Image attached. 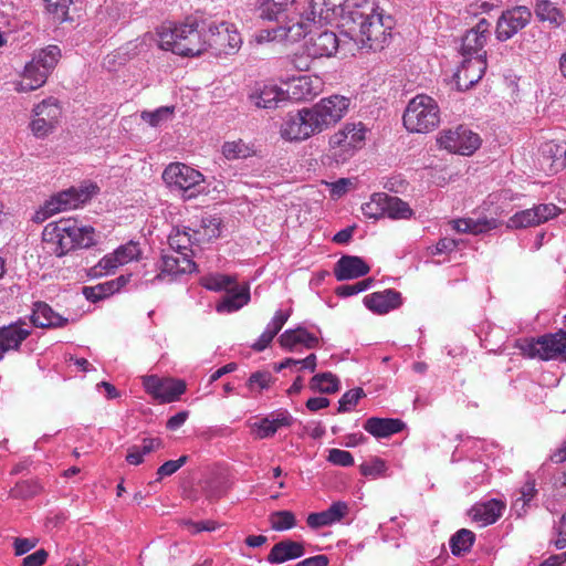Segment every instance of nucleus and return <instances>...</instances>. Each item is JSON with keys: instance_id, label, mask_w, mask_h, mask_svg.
<instances>
[{"instance_id": "f257e3e1", "label": "nucleus", "mask_w": 566, "mask_h": 566, "mask_svg": "<svg viewBox=\"0 0 566 566\" xmlns=\"http://www.w3.org/2000/svg\"><path fill=\"white\" fill-rule=\"evenodd\" d=\"M242 44L239 32L228 22L206 25L195 15L179 23V56H199L210 51L214 56L232 55Z\"/></svg>"}, {"instance_id": "f03ea898", "label": "nucleus", "mask_w": 566, "mask_h": 566, "mask_svg": "<svg viewBox=\"0 0 566 566\" xmlns=\"http://www.w3.org/2000/svg\"><path fill=\"white\" fill-rule=\"evenodd\" d=\"M349 20L353 23L350 31L355 33V40L360 42L361 46L374 51L382 49L384 43L390 35V17H387L388 23H386L375 3L364 0L361 4L357 3L349 11Z\"/></svg>"}, {"instance_id": "7ed1b4c3", "label": "nucleus", "mask_w": 566, "mask_h": 566, "mask_svg": "<svg viewBox=\"0 0 566 566\" xmlns=\"http://www.w3.org/2000/svg\"><path fill=\"white\" fill-rule=\"evenodd\" d=\"M43 241L51 244L52 252L62 256L73 249H86L95 244V231L90 226L78 227L75 220L61 219L50 222L42 232Z\"/></svg>"}, {"instance_id": "20e7f679", "label": "nucleus", "mask_w": 566, "mask_h": 566, "mask_svg": "<svg viewBox=\"0 0 566 566\" xmlns=\"http://www.w3.org/2000/svg\"><path fill=\"white\" fill-rule=\"evenodd\" d=\"M441 120L437 101L426 94L411 98L405 109L402 122L410 133L427 134L434 130Z\"/></svg>"}, {"instance_id": "39448f33", "label": "nucleus", "mask_w": 566, "mask_h": 566, "mask_svg": "<svg viewBox=\"0 0 566 566\" xmlns=\"http://www.w3.org/2000/svg\"><path fill=\"white\" fill-rule=\"evenodd\" d=\"M357 3V0H306L298 12V21L306 22L308 34L312 24L328 23L336 17L349 18V11Z\"/></svg>"}, {"instance_id": "423d86ee", "label": "nucleus", "mask_w": 566, "mask_h": 566, "mask_svg": "<svg viewBox=\"0 0 566 566\" xmlns=\"http://www.w3.org/2000/svg\"><path fill=\"white\" fill-rule=\"evenodd\" d=\"M516 347L530 358L549 360L562 357L566 360V332L517 340Z\"/></svg>"}, {"instance_id": "0eeeda50", "label": "nucleus", "mask_w": 566, "mask_h": 566, "mask_svg": "<svg viewBox=\"0 0 566 566\" xmlns=\"http://www.w3.org/2000/svg\"><path fill=\"white\" fill-rule=\"evenodd\" d=\"M350 106V99L343 95H331L310 107V113L319 133L342 120Z\"/></svg>"}, {"instance_id": "6e6552de", "label": "nucleus", "mask_w": 566, "mask_h": 566, "mask_svg": "<svg viewBox=\"0 0 566 566\" xmlns=\"http://www.w3.org/2000/svg\"><path fill=\"white\" fill-rule=\"evenodd\" d=\"M438 143L451 153L470 156L481 146V138L476 133L460 125L441 133Z\"/></svg>"}, {"instance_id": "1a4fd4ad", "label": "nucleus", "mask_w": 566, "mask_h": 566, "mask_svg": "<svg viewBox=\"0 0 566 566\" xmlns=\"http://www.w3.org/2000/svg\"><path fill=\"white\" fill-rule=\"evenodd\" d=\"M98 192V187L95 184L82 185L78 188L71 187L66 190L60 191L46 200V208L56 213L75 209L81 205L91 200V198Z\"/></svg>"}, {"instance_id": "9d476101", "label": "nucleus", "mask_w": 566, "mask_h": 566, "mask_svg": "<svg viewBox=\"0 0 566 566\" xmlns=\"http://www.w3.org/2000/svg\"><path fill=\"white\" fill-rule=\"evenodd\" d=\"M308 108H302L295 114L285 117L281 125V136L286 140H305L313 135L319 134Z\"/></svg>"}, {"instance_id": "9b49d317", "label": "nucleus", "mask_w": 566, "mask_h": 566, "mask_svg": "<svg viewBox=\"0 0 566 566\" xmlns=\"http://www.w3.org/2000/svg\"><path fill=\"white\" fill-rule=\"evenodd\" d=\"M559 212L560 209L554 203H539L515 212L509 218L506 227L512 230L536 227L557 217Z\"/></svg>"}, {"instance_id": "f8f14e48", "label": "nucleus", "mask_w": 566, "mask_h": 566, "mask_svg": "<svg viewBox=\"0 0 566 566\" xmlns=\"http://www.w3.org/2000/svg\"><path fill=\"white\" fill-rule=\"evenodd\" d=\"M61 109L55 98H46L34 106L33 119L30 129L36 138H44L53 133L57 124Z\"/></svg>"}, {"instance_id": "ddd939ff", "label": "nucleus", "mask_w": 566, "mask_h": 566, "mask_svg": "<svg viewBox=\"0 0 566 566\" xmlns=\"http://www.w3.org/2000/svg\"><path fill=\"white\" fill-rule=\"evenodd\" d=\"M279 23L277 27L260 30L255 34V41L260 44L281 40L295 42L307 34V24L304 21L297 20L294 22V18L289 15V19Z\"/></svg>"}, {"instance_id": "4468645a", "label": "nucleus", "mask_w": 566, "mask_h": 566, "mask_svg": "<svg viewBox=\"0 0 566 566\" xmlns=\"http://www.w3.org/2000/svg\"><path fill=\"white\" fill-rule=\"evenodd\" d=\"M532 19L531 10L525 6H517L504 11L496 23V38L506 41L524 29Z\"/></svg>"}, {"instance_id": "2eb2a0df", "label": "nucleus", "mask_w": 566, "mask_h": 566, "mask_svg": "<svg viewBox=\"0 0 566 566\" xmlns=\"http://www.w3.org/2000/svg\"><path fill=\"white\" fill-rule=\"evenodd\" d=\"M284 96L300 102L314 98L322 91V81L317 76L301 75L293 77L285 83Z\"/></svg>"}, {"instance_id": "dca6fc26", "label": "nucleus", "mask_w": 566, "mask_h": 566, "mask_svg": "<svg viewBox=\"0 0 566 566\" xmlns=\"http://www.w3.org/2000/svg\"><path fill=\"white\" fill-rule=\"evenodd\" d=\"M30 334L31 327L23 319L0 327V360L4 357L6 353L18 350Z\"/></svg>"}, {"instance_id": "f3484780", "label": "nucleus", "mask_w": 566, "mask_h": 566, "mask_svg": "<svg viewBox=\"0 0 566 566\" xmlns=\"http://www.w3.org/2000/svg\"><path fill=\"white\" fill-rule=\"evenodd\" d=\"M258 15L263 21H276L289 19L290 12H300L297 0H258Z\"/></svg>"}, {"instance_id": "a211bd4d", "label": "nucleus", "mask_w": 566, "mask_h": 566, "mask_svg": "<svg viewBox=\"0 0 566 566\" xmlns=\"http://www.w3.org/2000/svg\"><path fill=\"white\" fill-rule=\"evenodd\" d=\"M486 70V60L480 57H464L455 73V83L460 91L470 90L483 76Z\"/></svg>"}, {"instance_id": "6ab92c4d", "label": "nucleus", "mask_w": 566, "mask_h": 566, "mask_svg": "<svg viewBox=\"0 0 566 566\" xmlns=\"http://www.w3.org/2000/svg\"><path fill=\"white\" fill-rule=\"evenodd\" d=\"M541 169L553 175L566 167V144L547 142L541 147Z\"/></svg>"}, {"instance_id": "aec40b11", "label": "nucleus", "mask_w": 566, "mask_h": 566, "mask_svg": "<svg viewBox=\"0 0 566 566\" xmlns=\"http://www.w3.org/2000/svg\"><path fill=\"white\" fill-rule=\"evenodd\" d=\"M202 174L179 163V197L190 200L205 191Z\"/></svg>"}, {"instance_id": "412c9836", "label": "nucleus", "mask_w": 566, "mask_h": 566, "mask_svg": "<svg viewBox=\"0 0 566 566\" xmlns=\"http://www.w3.org/2000/svg\"><path fill=\"white\" fill-rule=\"evenodd\" d=\"M369 265L356 255H343L334 266V275L337 281L354 280L368 274Z\"/></svg>"}, {"instance_id": "4be33fe9", "label": "nucleus", "mask_w": 566, "mask_h": 566, "mask_svg": "<svg viewBox=\"0 0 566 566\" xmlns=\"http://www.w3.org/2000/svg\"><path fill=\"white\" fill-rule=\"evenodd\" d=\"M304 45L307 48L308 54L315 59L329 57L338 49V39L332 31H322L312 35Z\"/></svg>"}, {"instance_id": "5701e85b", "label": "nucleus", "mask_w": 566, "mask_h": 566, "mask_svg": "<svg viewBox=\"0 0 566 566\" xmlns=\"http://www.w3.org/2000/svg\"><path fill=\"white\" fill-rule=\"evenodd\" d=\"M367 308L377 314H386L401 305V293L391 289L375 292L364 297Z\"/></svg>"}, {"instance_id": "b1692460", "label": "nucleus", "mask_w": 566, "mask_h": 566, "mask_svg": "<svg viewBox=\"0 0 566 566\" xmlns=\"http://www.w3.org/2000/svg\"><path fill=\"white\" fill-rule=\"evenodd\" d=\"M279 343L284 349L290 352H293L298 345L307 349L316 348L319 345L318 337L302 326L286 329L280 335Z\"/></svg>"}, {"instance_id": "393cba45", "label": "nucleus", "mask_w": 566, "mask_h": 566, "mask_svg": "<svg viewBox=\"0 0 566 566\" xmlns=\"http://www.w3.org/2000/svg\"><path fill=\"white\" fill-rule=\"evenodd\" d=\"M347 513V503L338 501L334 502L325 511L308 514L306 523L311 528L317 530L340 522Z\"/></svg>"}, {"instance_id": "a878e982", "label": "nucleus", "mask_w": 566, "mask_h": 566, "mask_svg": "<svg viewBox=\"0 0 566 566\" xmlns=\"http://www.w3.org/2000/svg\"><path fill=\"white\" fill-rule=\"evenodd\" d=\"M144 387L148 394L160 402L177 400V380L163 379L157 376H148L144 379Z\"/></svg>"}, {"instance_id": "bb28decb", "label": "nucleus", "mask_w": 566, "mask_h": 566, "mask_svg": "<svg viewBox=\"0 0 566 566\" xmlns=\"http://www.w3.org/2000/svg\"><path fill=\"white\" fill-rule=\"evenodd\" d=\"M61 51L56 45H49L45 49L40 50L33 56V59L25 65L27 73L29 75L35 73H44V78H48L49 73L60 57Z\"/></svg>"}, {"instance_id": "cd10ccee", "label": "nucleus", "mask_w": 566, "mask_h": 566, "mask_svg": "<svg viewBox=\"0 0 566 566\" xmlns=\"http://www.w3.org/2000/svg\"><path fill=\"white\" fill-rule=\"evenodd\" d=\"M305 554L304 545L300 542L292 539H284L276 543L270 551L266 560L268 563L283 564L287 560L296 559Z\"/></svg>"}, {"instance_id": "c85d7f7f", "label": "nucleus", "mask_w": 566, "mask_h": 566, "mask_svg": "<svg viewBox=\"0 0 566 566\" xmlns=\"http://www.w3.org/2000/svg\"><path fill=\"white\" fill-rule=\"evenodd\" d=\"M505 504L496 499L478 503L472 506L470 514L475 522H480L482 526L495 523L503 514Z\"/></svg>"}, {"instance_id": "c756f323", "label": "nucleus", "mask_w": 566, "mask_h": 566, "mask_svg": "<svg viewBox=\"0 0 566 566\" xmlns=\"http://www.w3.org/2000/svg\"><path fill=\"white\" fill-rule=\"evenodd\" d=\"M251 103L258 108L274 109L284 101V92L276 85L256 87L249 96Z\"/></svg>"}, {"instance_id": "7c9ffc66", "label": "nucleus", "mask_w": 566, "mask_h": 566, "mask_svg": "<svg viewBox=\"0 0 566 566\" xmlns=\"http://www.w3.org/2000/svg\"><path fill=\"white\" fill-rule=\"evenodd\" d=\"M406 427L400 419L370 417L364 423V429L375 438H388L400 432Z\"/></svg>"}, {"instance_id": "2f4dec72", "label": "nucleus", "mask_w": 566, "mask_h": 566, "mask_svg": "<svg viewBox=\"0 0 566 566\" xmlns=\"http://www.w3.org/2000/svg\"><path fill=\"white\" fill-rule=\"evenodd\" d=\"M31 322L40 328L63 327L66 325L67 318L55 313L46 303L36 302L33 305Z\"/></svg>"}, {"instance_id": "473e14b6", "label": "nucleus", "mask_w": 566, "mask_h": 566, "mask_svg": "<svg viewBox=\"0 0 566 566\" xmlns=\"http://www.w3.org/2000/svg\"><path fill=\"white\" fill-rule=\"evenodd\" d=\"M227 294L217 304V312L219 313H232L243 307L250 301V291L248 286L238 287L232 285L226 291Z\"/></svg>"}, {"instance_id": "72a5a7b5", "label": "nucleus", "mask_w": 566, "mask_h": 566, "mask_svg": "<svg viewBox=\"0 0 566 566\" xmlns=\"http://www.w3.org/2000/svg\"><path fill=\"white\" fill-rule=\"evenodd\" d=\"M328 145L327 156L337 165L346 163L355 155L344 128L331 136Z\"/></svg>"}, {"instance_id": "f704fd0d", "label": "nucleus", "mask_w": 566, "mask_h": 566, "mask_svg": "<svg viewBox=\"0 0 566 566\" xmlns=\"http://www.w3.org/2000/svg\"><path fill=\"white\" fill-rule=\"evenodd\" d=\"M535 480L528 479L518 490L517 496L512 502V511L517 517H523L533 506V502L537 496Z\"/></svg>"}, {"instance_id": "c9c22d12", "label": "nucleus", "mask_w": 566, "mask_h": 566, "mask_svg": "<svg viewBox=\"0 0 566 566\" xmlns=\"http://www.w3.org/2000/svg\"><path fill=\"white\" fill-rule=\"evenodd\" d=\"M499 221L494 218H480V219H458L452 221V228L457 232L482 234L490 230L497 228Z\"/></svg>"}, {"instance_id": "e433bc0d", "label": "nucleus", "mask_w": 566, "mask_h": 566, "mask_svg": "<svg viewBox=\"0 0 566 566\" xmlns=\"http://www.w3.org/2000/svg\"><path fill=\"white\" fill-rule=\"evenodd\" d=\"M290 317V312L276 311L265 331L260 335L259 339L253 344L252 348L256 352L264 350L275 335L282 329L283 325Z\"/></svg>"}, {"instance_id": "4c0bfd02", "label": "nucleus", "mask_w": 566, "mask_h": 566, "mask_svg": "<svg viewBox=\"0 0 566 566\" xmlns=\"http://www.w3.org/2000/svg\"><path fill=\"white\" fill-rule=\"evenodd\" d=\"M486 43V35L476 34L471 30L467 31V33L462 36L461 42V54L464 57H480L485 60L486 52L484 51V45Z\"/></svg>"}, {"instance_id": "58836bf2", "label": "nucleus", "mask_w": 566, "mask_h": 566, "mask_svg": "<svg viewBox=\"0 0 566 566\" xmlns=\"http://www.w3.org/2000/svg\"><path fill=\"white\" fill-rule=\"evenodd\" d=\"M535 14L541 21H547L553 27H559L564 22L562 11L549 0H539L535 7Z\"/></svg>"}, {"instance_id": "ea45409f", "label": "nucleus", "mask_w": 566, "mask_h": 566, "mask_svg": "<svg viewBox=\"0 0 566 566\" xmlns=\"http://www.w3.org/2000/svg\"><path fill=\"white\" fill-rule=\"evenodd\" d=\"M475 541V534L467 528L459 530L450 538L451 553L454 556H462L469 552Z\"/></svg>"}, {"instance_id": "a19ab883", "label": "nucleus", "mask_w": 566, "mask_h": 566, "mask_svg": "<svg viewBox=\"0 0 566 566\" xmlns=\"http://www.w3.org/2000/svg\"><path fill=\"white\" fill-rule=\"evenodd\" d=\"M386 217L399 220V219H410L413 214L412 209L409 207L407 202H405L399 197L389 196L386 193Z\"/></svg>"}, {"instance_id": "79ce46f5", "label": "nucleus", "mask_w": 566, "mask_h": 566, "mask_svg": "<svg viewBox=\"0 0 566 566\" xmlns=\"http://www.w3.org/2000/svg\"><path fill=\"white\" fill-rule=\"evenodd\" d=\"M177 277V259L163 252L160 261L158 263V274L155 276V281H165L172 283Z\"/></svg>"}, {"instance_id": "37998d69", "label": "nucleus", "mask_w": 566, "mask_h": 566, "mask_svg": "<svg viewBox=\"0 0 566 566\" xmlns=\"http://www.w3.org/2000/svg\"><path fill=\"white\" fill-rule=\"evenodd\" d=\"M386 193L377 192L371 195L368 202L361 206V211L365 217L373 219H380L386 217Z\"/></svg>"}, {"instance_id": "c03bdc74", "label": "nucleus", "mask_w": 566, "mask_h": 566, "mask_svg": "<svg viewBox=\"0 0 566 566\" xmlns=\"http://www.w3.org/2000/svg\"><path fill=\"white\" fill-rule=\"evenodd\" d=\"M311 388L322 394H334L339 389V380L332 373H322L311 379Z\"/></svg>"}, {"instance_id": "a18cd8bd", "label": "nucleus", "mask_w": 566, "mask_h": 566, "mask_svg": "<svg viewBox=\"0 0 566 566\" xmlns=\"http://www.w3.org/2000/svg\"><path fill=\"white\" fill-rule=\"evenodd\" d=\"M175 106H161L153 112L144 111L140 117L144 122L148 123L153 127H158L163 123L171 120L174 118Z\"/></svg>"}, {"instance_id": "49530a36", "label": "nucleus", "mask_w": 566, "mask_h": 566, "mask_svg": "<svg viewBox=\"0 0 566 566\" xmlns=\"http://www.w3.org/2000/svg\"><path fill=\"white\" fill-rule=\"evenodd\" d=\"M269 522L271 528L276 532L287 531L296 525L294 513L286 510L272 512L269 516Z\"/></svg>"}, {"instance_id": "de8ad7c7", "label": "nucleus", "mask_w": 566, "mask_h": 566, "mask_svg": "<svg viewBox=\"0 0 566 566\" xmlns=\"http://www.w3.org/2000/svg\"><path fill=\"white\" fill-rule=\"evenodd\" d=\"M201 285L207 290L220 292L227 291L234 284V279L226 274H209L200 280Z\"/></svg>"}, {"instance_id": "09e8293b", "label": "nucleus", "mask_w": 566, "mask_h": 566, "mask_svg": "<svg viewBox=\"0 0 566 566\" xmlns=\"http://www.w3.org/2000/svg\"><path fill=\"white\" fill-rule=\"evenodd\" d=\"M343 128L347 135L350 147L355 154L356 150L360 149L365 143L367 128L360 122L348 123Z\"/></svg>"}, {"instance_id": "8fccbe9b", "label": "nucleus", "mask_w": 566, "mask_h": 566, "mask_svg": "<svg viewBox=\"0 0 566 566\" xmlns=\"http://www.w3.org/2000/svg\"><path fill=\"white\" fill-rule=\"evenodd\" d=\"M176 30L177 25L175 22H169L158 28V45L161 50L171 51L175 53V44L177 39Z\"/></svg>"}, {"instance_id": "3c124183", "label": "nucleus", "mask_w": 566, "mask_h": 566, "mask_svg": "<svg viewBox=\"0 0 566 566\" xmlns=\"http://www.w3.org/2000/svg\"><path fill=\"white\" fill-rule=\"evenodd\" d=\"M42 491V486L35 480H24L18 482L11 489L10 495L15 499H30L35 496Z\"/></svg>"}, {"instance_id": "603ef678", "label": "nucleus", "mask_w": 566, "mask_h": 566, "mask_svg": "<svg viewBox=\"0 0 566 566\" xmlns=\"http://www.w3.org/2000/svg\"><path fill=\"white\" fill-rule=\"evenodd\" d=\"M316 60L314 56L308 54L307 48L304 45L303 51L296 52L293 55L284 57L281 63L283 65H292L297 71H308L312 66L313 61Z\"/></svg>"}, {"instance_id": "864d4df0", "label": "nucleus", "mask_w": 566, "mask_h": 566, "mask_svg": "<svg viewBox=\"0 0 566 566\" xmlns=\"http://www.w3.org/2000/svg\"><path fill=\"white\" fill-rule=\"evenodd\" d=\"M114 253L122 266L134 260H138L142 255V250L138 242L129 241L126 244L118 247Z\"/></svg>"}, {"instance_id": "5fc2aeb1", "label": "nucleus", "mask_w": 566, "mask_h": 566, "mask_svg": "<svg viewBox=\"0 0 566 566\" xmlns=\"http://www.w3.org/2000/svg\"><path fill=\"white\" fill-rule=\"evenodd\" d=\"M46 82V78H44V73H35L29 75L27 73V66L24 67L23 77L22 80L17 84L15 90L18 92H31L39 87H41Z\"/></svg>"}, {"instance_id": "6e6d98bb", "label": "nucleus", "mask_w": 566, "mask_h": 566, "mask_svg": "<svg viewBox=\"0 0 566 566\" xmlns=\"http://www.w3.org/2000/svg\"><path fill=\"white\" fill-rule=\"evenodd\" d=\"M364 396L365 392L359 387L346 391L338 401V412H347L352 410Z\"/></svg>"}, {"instance_id": "4d7b16f0", "label": "nucleus", "mask_w": 566, "mask_h": 566, "mask_svg": "<svg viewBox=\"0 0 566 566\" xmlns=\"http://www.w3.org/2000/svg\"><path fill=\"white\" fill-rule=\"evenodd\" d=\"M222 154L229 160L244 158L249 154V148L241 140L227 142L222 146Z\"/></svg>"}, {"instance_id": "13d9d810", "label": "nucleus", "mask_w": 566, "mask_h": 566, "mask_svg": "<svg viewBox=\"0 0 566 566\" xmlns=\"http://www.w3.org/2000/svg\"><path fill=\"white\" fill-rule=\"evenodd\" d=\"M359 469L364 476L377 478L385 473L387 467L382 459L373 458L370 461L361 463Z\"/></svg>"}, {"instance_id": "bf43d9fd", "label": "nucleus", "mask_w": 566, "mask_h": 566, "mask_svg": "<svg viewBox=\"0 0 566 566\" xmlns=\"http://www.w3.org/2000/svg\"><path fill=\"white\" fill-rule=\"evenodd\" d=\"M373 284V279H366L354 284H344L336 289V294L340 297H348L368 290Z\"/></svg>"}, {"instance_id": "052dcab7", "label": "nucleus", "mask_w": 566, "mask_h": 566, "mask_svg": "<svg viewBox=\"0 0 566 566\" xmlns=\"http://www.w3.org/2000/svg\"><path fill=\"white\" fill-rule=\"evenodd\" d=\"M120 264L118 263L115 253H109L103 256L99 262L94 266L95 274H108L114 272Z\"/></svg>"}, {"instance_id": "680f3d73", "label": "nucleus", "mask_w": 566, "mask_h": 566, "mask_svg": "<svg viewBox=\"0 0 566 566\" xmlns=\"http://www.w3.org/2000/svg\"><path fill=\"white\" fill-rule=\"evenodd\" d=\"M328 462L339 467L354 464V457L350 452L340 449H331L327 457Z\"/></svg>"}, {"instance_id": "e2e57ef3", "label": "nucleus", "mask_w": 566, "mask_h": 566, "mask_svg": "<svg viewBox=\"0 0 566 566\" xmlns=\"http://www.w3.org/2000/svg\"><path fill=\"white\" fill-rule=\"evenodd\" d=\"M268 418L272 422V426L276 428V431L283 427H290L293 422L292 415L286 410H276L271 412Z\"/></svg>"}, {"instance_id": "0e129e2a", "label": "nucleus", "mask_w": 566, "mask_h": 566, "mask_svg": "<svg viewBox=\"0 0 566 566\" xmlns=\"http://www.w3.org/2000/svg\"><path fill=\"white\" fill-rule=\"evenodd\" d=\"M273 377L269 371H255L253 373L249 380L248 386L252 389L254 386H258L260 389L269 388Z\"/></svg>"}, {"instance_id": "69168bd1", "label": "nucleus", "mask_w": 566, "mask_h": 566, "mask_svg": "<svg viewBox=\"0 0 566 566\" xmlns=\"http://www.w3.org/2000/svg\"><path fill=\"white\" fill-rule=\"evenodd\" d=\"M200 475L197 472L190 473L187 478H182L179 486L182 489V495L187 499H192L197 494V490H195L193 485L197 481H199Z\"/></svg>"}, {"instance_id": "338daca9", "label": "nucleus", "mask_w": 566, "mask_h": 566, "mask_svg": "<svg viewBox=\"0 0 566 566\" xmlns=\"http://www.w3.org/2000/svg\"><path fill=\"white\" fill-rule=\"evenodd\" d=\"M557 534V538L554 544L557 548L562 549L566 547V512L560 517L558 524L554 527Z\"/></svg>"}, {"instance_id": "774afa93", "label": "nucleus", "mask_w": 566, "mask_h": 566, "mask_svg": "<svg viewBox=\"0 0 566 566\" xmlns=\"http://www.w3.org/2000/svg\"><path fill=\"white\" fill-rule=\"evenodd\" d=\"M48 558V552L43 548L23 558V566H42Z\"/></svg>"}]
</instances>
